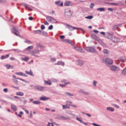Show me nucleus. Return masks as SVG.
Here are the masks:
<instances>
[{"label": "nucleus", "mask_w": 126, "mask_h": 126, "mask_svg": "<svg viewBox=\"0 0 126 126\" xmlns=\"http://www.w3.org/2000/svg\"><path fill=\"white\" fill-rule=\"evenodd\" d=\"M107 33L108 34L107 36H106V37L107 38V37H111V34L110 33Z\"/></svg>", "instance_id": "nucleus-46"}, {"label": "nucleus", "mask_w": 126, "mask_h": 126, "mask_svg": "<svg viewBox=\"0 0 126 126\" xmlns=\"http://www.w3.org/2000/svg\"><path fill=\"white\" fill-rule=\"evenodd\" d=\"M93 17L92 16H86L85 17V18L86 19H92Z\"/></svg>", "instance_id": "nucleus-36"}, {"label": "nucleus", "mask_w": 126, "mask_h": 126, "mask_svg": "<svg viewBox=\"0 0 126 126\" xmlns=\"http://www.w3.org/2000/svg\"><path fill=\"white\" fill-rule=\"evenodd\" d=\"M33 103L35 104H38L40 103V102L39 101L37 100L33 102Z\"/></svg>", "instance_id": "nucleus-32"}, {"label": "nucleus", "mask_w": 126, "mask_h": 126, "mask_svg": "<svg viewBox=\"0 0 126 126\" xmlns=\"http://www.w3.org/2000/svg\"><path fill=\"white\" fill-rule=\"evenodd\" d=\"M94 6V4L92 3H91L90 6V8H93Z\"/></svg>", "instance_id": "nucleus-56"}, {"label": "nucleus", "mask_w": 126, "mask_h": 126, "mask_svg": "<svg viewBox=\"0 0 126 126\" xmlns=\"http://www.w3.org/2000/svg\"><path fill=\"white\" fill-rule=\"evenodd\" d=\"M63 109L66 108L69 109V107H68L67 105H63Z\"/></svg>", "instance_id": "nucleus-40"}, {"label": "nucleus", "mask_w": 126, "mask_h": 126, "mask_svg": "<svg viewBox=\"0 0 126 126\" xmlns=\"http://www.w3.org/2000/svg\"><path fill=\"white\" fill-rule=\"evenodd\" d=\"M62 41L64 43H66L71 44V42L69 39H64L62 40Z\"/></svg>", "instance_id": "nucleus-19"}, {"label": "nucleus", "mask_w": 126, "mask_h": 126, "mask_svg": "<svg viewBox=\"0 0 126 126\" xmlns=\"http://www.w3.org/2000/svg\"><path fill=\"white\" fill-rule=\"evenodd\" d=\"M65 94L67 95L68 96H73V94H72L70 93H69L68 92H66L65 93Z\"/></svg>", "instance_id": "nucleus-38"}, {"label": "nucleus", "mask_w": 126, "mask_h": 126, "mask_svg": "<svg viewBox=\"0 0 126 126\" xmlns=\"http://www.w3.org/2000/svg\"><path fill=\"white\" fill-rule=\"evenodd\" d=\"M41 28L42 30L44 29L45 28V26L43 25H42L41 26Z\"/></svg>", "instance_id": "nucleus-50"}, {"label": "nucleus", "mask_w": 126, "mask_h": 126, "mask_svg": "<svg viewBox=\"0 0 126 126\" xmlns=\"http://www.w3.org/2000/svg\"><path fill=\"white\" fill-rule=\"evenodd\" d=\"M3 91L5 93H7L8 91V90L7 88H5L3 90Z\"/></svg>", "instance_id": "nucleus-53"}, {"label": "nucleus", "mask_w": 126, "mask_h": 126, "mask_svg": "<svg viewBox=\"0 0 126 126\" xmlns=\"http://www.w3.org/2000/svg\"><path fill=\"white\" fill-rule=\"evenodd\" d=\"M105 62L107 65H111L112 64L113 61L110 59L107 58L105 59Z\"/></svg>", "instance_id": "nucleus-6"}, {"label": "nucleus", "mask_w": 126, "mask_h": 126, "mask_svg": "<svg viewBox=\"0 0 126 126\" xmlns=\"http://www.w3.org/2000/svg\"><path fill=\"white\" fill-rule=\"evenodd\" d=\"M107 110L111 111H113L114 110V109L113 108L111 107H109L107 108Z\"/></svg>", "instance_id": "nucleus-24"}, {"label": "nucleus", "mask_w": 126, "mask_h": 126, "mask_svg": "<svg viewBox=\"0 0 126 126\" xmlns=\"http://www.w3.org/2000/svg\"><path fill=\"white\" fill-rule=\"evenodd\" d=\"M103 52L104 54H108V53L109 51L106 49H104L103 50Z\"/></svg>", "instance_id": "nucleus-39"}, {"label": "nucleus", "mask_w": 126, "mask_h": 126, "mask_svg": "<svg viewBox=\"0 0 126 126\" xmlns=\"http://www.w3.org/2000/svg\"><path fill=\"white\" fill-rule=\"evenodd\" d=\"M59 85L60 86L62 87H65L66 86V85L65 84H60Z\"/></svg>", "instance_id": "nucleus-52"}, {"label": "nucleus", "mask_w": 126, "mask_h": 126, "mask_svg": "<svg viewBox=\"0 0 126 126\" xmlns=\"http://www.w3.org/2000/svg\"><path fill=\"white\" fill-rule=\"evenodd\" d=\"M53 27L52 25H51L49 26L48 27V29L49 30H52L53 28Z\"/></svg>", "instance_id": "nucleus-49"}, {"label": "nucleus", "mask_w": 126, "mask_h": 126, "mask_svg": "<svg viewBox=\"0 0 126 126\" xmlns=\"http://www.w3.org/2000/svg\"><path fill=\"white\" fill-rule=\"evenodd\" d=\"M21 5L25 6L26 7H26L27 6V5L25 3H22L21 4Z\"/></svg>", "instance_id": "nucleus-58"}, {"label": "nucleus", "mask_w": 126, "mask_h": 126, "mask_svg": "<svg viewBox=\"0 0 126 126\" xmlns=\"http://www.w3.org/2000/svg\"><path fill=\"white\" fill-rule=\"evenodd\" d=\"M97 10L100 11H105V8H97Z\"/></svg>", "instance_id": "nucleus-28"}, {"label": "nucleus", "mask_w": 126, "mask_h": 126, "mask_svg": "<svg viewBox=\"0 0 126 126\" xmlns=\"http://www.w3.org/2000/svg\"><path fill=\"white\" fill-rule=\"evenodd\" d=\"M23 110L27 114H28L29 113V112L28 110L25 109L24 108H23Z\"/></svg>", "instance_id": "nucleus-47"}, {"label": "nucleus", "mask_w": 126, "mask_h": 126, "mask_svg": "<svg viewBox=\"0 0 126 126\" xmlns=\"http://www.w3.org/2000/svg\"><path fill=\"white\" fill-rule=\"evenodd\" d=\"M11 107L12 109L14 111H16V106L14 104L11 105Z\"/></svg>", "instance_id": "nucleus-25"}, {"label": "nucleus", "mask_w": 126, "mask_h": 126, "mask_svg": "<svg viewBox=\"0 0 126 126\" xmlns=\"http://www.w3.org/2000/svg\"><path fill=\"white\" fill-rule=\"evenodd\" d=\"M72 12L68 9H66L64 12V16L66 18L71 17L72 15Z\"/></svg>", "instance_id": "nucleus-1"}, {"label": "nucleus", "mask_w": 126, "mask_h": 126, "mask_svg": "<svg viewBox=\"0 0 126 126\" xmlns=\"http://www.w3.org/2000/svg\"><path fill=\"white\" fill-rule=\"evenodd\" d=\"M44 23L45 25H48L49 24L47 22V21H45Z\"/></svg>", "instance_id": "nucleus-60"}, {"label": "nucleus", "mask_w": 126, "mask_h": 126, "mask_svg": "<svg viewBox=\"0 0 126 126\" xmlns=\"http://www.w3.org/2000/svg\"><path fill=\"white\" fill-rule=\"evenodd\" d=\"M16 94L17 95L21 96H23L24 95L23 93L21 92H18L16 93Z\"/></svg>", "instance_id": "nucleus-31"}, {"label": "nucleus", "mask_w": 126, "mask_h": 126, "mask_svg": "<svg viewBox=\"0 0 126 126\" xmlns=\"http://www.w3.org/2000/svg\"><path fill=\"white\" fill-rule=\"evenodd\" d=\"M108 10L110 11L111 12H112L113 11V10L112 8H109L108 9Z\"/></svg>", "instance_id": "nucleus-54"}, {"label": "nucleus", "mask_w": 126, "mask_h": 126, "mask_svg": "<svg viewBox=\"0 0 126 126\" xmlns=\"http://www.w3.org/2000/svg\"><path fill=\"white\" fill-rule=\"evenodd\" d=\"M112 105L115 108H119V107L116 105L113 104Z\"/></svg>", "instance_id": "nucleus-55"}, {"label": "nucleus", "mask_w": 126, "mask_h": 126, "mask_svg": "<svg viewBox=\"0 0 126 126\" xmlns=\"http://www.w3.org/2000/svg\"><path fill=\"white\" fill-rule=\"evenodd\" d=\"M9 54L6 55V56H4L3 55L1 56V57L0 58L2 59H5L9 57Z\"/></svg>", "instance_id": "nucleus-21"}, {"label": "nucleus", "mask_w": 126, "mask_h": 126, "mask_svg": "<svg viewBox=\"0 0 126 126\" xmlns=\"http://www.w3.org/2000/svg\"><path fill=\"white\" fill-rule=\"evenodd\" d=\"M79 51L82 53L84 52L83 50L81 48H79Z\"/></svg>", "instance_id": "nucleus-45"}, {"label": "nucleus", "mask_w": 126, "mask_h": 126, "mask_svg": "<svg viewBox=\"0 0 126 126\" xmlns=\"http://www.w3.org/2000/svg\"><path fill=\"white\" fill-rule=\"evenodd\" d=\"M85 62L82 60H78L76 61V64L80 66H81L84 64Z\"/></svg>", "instance_id": "nucleus-4"}, {"label": "nucleus", "mask_w": 126, "mask_h": 126, "mask_svg": "<svg viewBox=\"0 0 126 126\" xmlns=\"http://www.w3.org/2000/svg\"><path fill=\"white\" fill-rule=\"evenodd\" d=\"M58 118L60 120H70L71 118L68 117H64L63 116H59L58 117Z\"/></svg>", "instance_id": "nucleus-10"}, {"label": "nucleus", "mask_w": 126, "mask_h": 126, "mask_svg": "<svg viewBox=\"0 0 126 126\" xmlns=\"http://www.w3.org/2000/svg\"><path fill=\"white\" fill-rule=\"evenodd\" d=\"M97 83V81H96L94 80L93 82V84L95 86H96V84Z\"/></svg>", "instance_id": "nucleus-51"}, {"label": "nucleus", "mask_w": 126, "mask_h": 126, "mask_svg": "<svg viewBox=\"0 0 126 126\" xmlns=\"http://www.w3.org/2000/svg\"><path fill=\"white\" fill-rule=\"evenodd\" d=\"M66 81V80H64L62 81V83H64L66 85V84H69L70 83V82H65Z\"/></svg>", "instance_id": "nucleus-42"}, {"label": "nucleus", "mask_w": 126, "mask_h": 126, "mask_svg": "<svg viewBox=\"0 0 126 126\" xmlns=\"http://www.w3.org/2000/svg\"><path fill=\"white\" fill-rule=\"evenodd\" d=\"M12 77H13V78H16V79H17L20 80L24 82H26V80H24V79H22L19 78H16V76L15 75H13V76H12Z\"/></svg>", "instance_id": "nucleus-26"}, {"label": "nucleus", "mask_w": 126, "mask_h": 126, "mask_svg": "<svg viewBox=\"0 0 126 126\" xmlns=\"http://www.w3.org/2000/svg\"><path fill=\"white\" fill-rule=\"evenodd\" d=\"M92 125H94V126H101L100 125H97V124L94 123H93L92 124Z\"/></svg>", "instance_id": "nucleus-64"}, {"label": "nucleus", "mask_w": 126, "mask_h": 126, "mask_svg": "<svg viewBox=\"0 0 126 126\" xmlns=\"http://www.w3.org/2000/svg\"><path fill=\"white\" fill-rule=\"evenodd\" d=\"M60 1H56L55 2V3L56 4L58 5V6H63V2H62L61 4H60Z\"/></svg>", "instance_id": "nucleus-16"}, {"label": "nucleus", "mask_w": 126, "mask_h": 126, "mask_svg": "<svg viewBox=\"0 0 126 126\" xmlns=\"http://www.w3.org/2000/svg\"><path fill=\"white\" fill-rule=\"evenodd\" d=\"M121 74L124 75H126V67L122 70L121 72Z\"/></svg>", "instance_id": "nucleus-23"}, {"label": "nucleus", "mask_w": 126, "mask_h": 126, "mask_svg": "<svg viewBox=\"0 0 126 126\" xmlns=\"http://www.w3.org/2000/svg\"><path fill=\"white\" fill-rule=\"evenodd\" d=\"M25 73L27 74L30 75L32 76H33V74L31 70H30V71L29 72H28L27 71H25Z\"/></svg>", "instance_id": "nucleus-17"}, {"label": "nucleus", "mask_w": 126, "mask_h": 126, "mask_svg": "<svg viewBox=\"0 0 126 126\" xmlns=\"http://www.w3.org/2000/svg\"><path fill=\"white\" fill-rule=\"evenodd\" d=\"M54 64L57 65H61L62 66H63L64 65V63L63 62H62L61 61H59L57 63H55Z\"/></svg>", "instance_id": "nucleus-15"}, {"label": "nucleus", "mask_w": 126, "mask_h": 126, "mask_svg": "<svg viewBox=\"0 0 126 126\" xmlns=\"http://www.w3.org/2000/svg\"><path fill=\"white\" fill-rule=\"evenodd\" d=\"M25 43H31V42L28 40H26L24 41Z\"/></svg>", "instance_id": "nucleus-57"}, {"label": "nucleus", "mask_w": 126, "mask_h": 126, "mask_svg": "<svg viewBox=\"0 0 126 126\" xmlns=\"http://www.w3.org/2000/svg\"><path fill=\"white\" fill-rule=\"evenodd\" d=\"M13 50L16 52H21V51L19 50L18 49H13Z\"/></svg>", "instance_id": "nucleus-44"}, {"label": "nucleus", "mask_w": 126, "mask_h": 126, "mask_svg": "<svg viewBox=\"0 0 126 126\" xmlns=\"http://www.w3.org/2000/svg\"><path fill=\"white\" fill-rule=\"evenodd\" d=\"M15 74L18 75L20 76H22L24 77H27V75H26L25 73H23L21 72H16Z\"/></svg>", "instance_id": "nucleus-11"}, {"label": "nucleus", "mask_w": 126, "mask_h": 126, "mask_svg": "<svg viewBox=\"0 0 126 126\" xmlns=\"http://www.w3.org/2000/svg\"><path fill=\"white\" fill-rule=\"evenodd\" d=\"M52 81L53 82H57V80L55 79H52Z\"/></svg>", "instance_id": "nucleus-62"}, {"label": "nucleus", "mask_w": 126, "mask_h": 126, "mask_svg": "<svg viewBox=\"0 0 126 126\" xmlns=\"http://www.w3.org/2000/svg\"><path fill=\"white\" fill-rule=\"evenodd\" d=\"M68 26L69 29L70 30H74V29H77V30L80 29L81 30H82V29H80V28H75L74 27H73V26H69V25H68Z\"/></svg>", "instance_id": "nucleus-13"}, {"label": "nucleus", "mask_w": 126, "mask_h": 126, "mask_svg": "<svg viewBox=\"0 0 126 126\" xmlns=\"http://www.w3.org/2000/svg\"><path fill=\"white\" fill-rule=\"evenodd\" d=\"M60 38L61 39H63L64 38V36L63 35H61L60 36Z\"/></svg>", "instance_id": "nucleus-59"}, {"label": "nucleus", "mask_w": 126, "mask_h": 126, "mask_svg": "<svg viewBox=\"0 0 126 126\" xmlns=\"http://www.w3.org/2000/svg\"><path fill=\"white\" fill-rule=\"evenodd\" d=\"M107 38L109 39H111L115 43L118 42L119 41V38H117L115 36H113L112 38H111V37H107Z\"/></svg>", "instance_id": "nucleus-7"}, {"label": "nucleus", "mask_w": 126, "mask_h": 126, "mask_svg": "<svg viewBox=\"0 0 126 126\" xmlns=\"http://www.w3.org/2000/svg\"><path fill=\"white\" fill-rule=\"evenodd\" d=\"M110 68L111 71L114 72L118 71L120 70L118 67L114 65L110 66Z\"/></svg>", "instance_id": "nucleus-5"}, {"label": "nucleus", "mask_w": 126, "mask_h": 126, "mask_svg": "<svg viewBox=\"0 0 126 126\" xmlns=\"http://www.w3.org/2000/svg\"><path fill=\"white\" fill-rule=\"evenodd\" d=\"M76 119L78 121H79L81 123L82 121V119L81 118L77 117L76 118Z\"/></svg>", "instance_id": "nucleus-34"}, {"label": "nucleus", "mask_w": 126, "mask_h": 126, "mask_svg": "<svg viewBox=\"0 0 126 126\" xmlns=\"http://www.w3.org/2000/svg\"><path fill=\"white\" fill-rule=\"evenodd\" d=\"M81 123L83 124L84 125H88V124L87 123H85L83 121H82V122H81Z\"/></svg>", "instance_id": "nucleus-63"}, {"label": "nucleus", "mask_w": 126, "mask_h": 126, "mask_svg": "<svg viewBox=\"0 0 126 126\" xmlns=\"http://www.w3.org/2000/svg\"><path fill=\"white\" fill-rule=\"evenodd\" d=\"M64 5L66 6H68L72 5L71 2L69 1H66L64 3Z\"/></svg>", "instance_id": "nucleus-12"}, {"label": "nucleus", "mask_w": 126, "mask_h": 126, "mask_svg": "<svg viewBox=\"0 0 126 126\" xmlns=\"http://www.w3.org/2000/svg\"><path fill=\"white\" fill-rule=\"evenodd\" d=\"M49 99V98L46 97L45 96H43L42 97H41L39 98L40 100L43 101L47 100Z\"/></svg>", "instance_id": "nucleus-14"}, {"label": "nucleus", "mask_w": 126, "mask_h": 126, "mask_svg": "<svg viewBox=\"0 0 126 126\" xmlns=\"http://www.w3.org/2000/svg\"><path fill=\"white\" fill-rule=\"evenodd\" d=\"M34 88L35 90H38L40 91H44L45 90V87L39 86H35L34 87Z\"/></svg>", "instance_id": "nucleus-8"}, {"label": "nucleus", "mask_w": 126, "mask_h": 126, "mask_svg": "<svg viewBox=\"0 0 126 126\" xmlns=\"http://www.w3.org/2000/svg\"><path fill=\"white\" fill-rule=\"evenodd\" d=\"M52 18L50 16H47L46 17V19L48 21L51 22Z\"/></svg>", "instance_id": "nucleus-29"}, {"label": "nucleus", "mask_w": 126, "mask_h": 126, "mask_svg": "<svg viewBox=\"0 0 126 126\" xmlns=\"http://www.w3.org/2000/svg\"><path fill=\"white\" fill-rule=\"evenodd\" d=\"M120 26V25H115L113 26L112 28V29L114 30H116L117 28H118Z\"/></svg>", "instance_id": "nucleus-22"}, {"label": "nucleus", "mask_w": 126, "mask_h": 126, "mask_svg": "<svg viewBox=\"0 0 126 126\" xmlns=\"http://www.w3.org/2000/svg\"><path fill=\"white\" fill-rule=\"evenodd\" d=\"M33 46H31L28 47L26 49V50L27 49H31L33 48Z\"/></svg>", "instance_id": "nucleus-41"}, {"label": "nucleus", "mask_w": 126, "mask_h": 126, "mask_svg": "<svg viewBox=\"0 0 126 126\" xmlns=\"http://www.w3.org/2000/svg\"><path fill=\"white\" fill-rule=\"evenodd\" d=\"M108 4H109L110 5H113L116 6H117L118 5V4L117 3H108Z\"/></svg>", "instance_id": "nucleus-37"}, {"label": "nucleus", "mask_w": 126, "mask_h": 126, "mask_svg": "<svg viewBox=\"0 0 126 126\" xmlns=\"http://www.w3.org/2000/svg\"><path fill=\"white\" fill-rule=\"evenodd\" d=\"M79 47H74V48L75 49V50H77L78 51H79Z\"/></svg>", "instance_id": "nucleus-48"}, {"label": "nucleus", "mask_w": 126, "mask_h": 126, "mask_svg": "<svg viewBox=\"0 0 126 126\" xmlns=\"http://www.w3.org/2000/svg\"><path fill=\"white\" fill-rule=\"evenodd\" d=\"M29 58L27 57H25L24 58H21V59L23 61H24L26 62L29 59Z\"/></svg>", "instance_id": "nucleus-30"}, {"label": "nucleus", "mask_w": 126, "mask_h": 126, "mask_svg": "<svg viewBox=\"0 0 126 126\" xmlns=\"http://www.w3.org/2000/svg\"><path fill=\"white\" fill-rule=\"evenodd\" d=\"M13 29L12 30V32L16 36H20L19 33V30L18 28L14 25L13 26Z\"/></svg>", "instance_id": "nucleus-2"}, {"label": "nucleus", "mask_w": 126, "mask_h": 126, "mask_svg": "<svg viewBox=\"0 0 126 126\" xmlns=\"http://www.w3.org/2000/svg\"><path fill=\"white\" fill-rule=\"evenodd\" d=\"M35 34H38L41 33L42 32V31L40 30L34 31L33 32Z\"/></svg>", "instance_id": "nucleus-20"}, {"label": "nucleus", "mask_w": 126, "mask_h": 126, "mask_svg": "<svg viewBox=\"0 0 126 126\" xmlns=\"http://www.w3.org/2000/svg\"><path fill=\"white\" fill-rule=\"evenodd\" d=\"M28 51L32 55L36 57H39V56L38 55H35V54L38 53L39 52L40 50H38L36 49L32 51L29 50Z\"/></svg>", "instance_id": "nucleus-3"}, {"label": "nucleus", "mask_w": 126, "mask_h": 126, "mask_svg": "<svg viewBox=\"0 0 126 126\" xmlns=\"http://www.w3.org/2000/svg\"><path fill=\"white\" fill-rule=\"evenodd\" d=\"M79 92L80 93L84 94V91L82 90H80L79 91Z\"/></svg>", "instance_id": "nucleus-61"}, {"label": "nucleus", "mask_w": 126, "mask_h": 126, "mask_svg": "<svg viewBox=\"0 0 126 126\" xmlns=\"http://www.w3.org/2000/svg\"><path fill=\"white\" fill-rule=\"evenodd\" d=\"M57 21L54 19L52 18L51 22L52 23H56Z\"/></svg>", "instance_id": "nucleus-43"}, {"label": "nucleus", "mask_w": 126, "mask_h": 126, "mask_svg": "<svg viewBox=\"0 0 126 126\" xmlns=\"http://www.w3.org/2000/svg\"><path fill=\"white\" fill-rule=\"evenodd\" d=\"M44 84L45 85L48 84L49 85L51 84V83L50 80H48L47 81L44 80Z\"/></svg>", "instance_id": "nucleus-18"}, {"label": "nucleus", "mask_w": 126, "mask_h": 126, "mask_svg": "<svg viewBox=\"0 0 126 126\" xmlns=\"http://www.w3.org/2000/svg\"><path fill=\"white\" fill-rule=\"evenodd\" d=\"M119 61L123 62L126 61V59L124 57H121L119 59Z\"/></svg>", "instance_id": "nucleus-27"}, {"label": "nucleus", "mask_w": 126, "mask_h": 126, "mask_svg": "<svg viewBox=\"0 0 126 126\" xmlns=\"http://www.w3.org/2000/svg\"><path fill=\"white\" fill-rule=\"evenodd\" d=\"M41 34L42 35L45 36H47V33L44 31H42V32H41Z\"/></svg>", "instance_id": "nucleus-33"}, {"label": "nucleus", "mask_w": 126, "mask_h": 126, "mask_svg": "<svg viewBox=\"0 0 126 126\" xmlns=\"http://www.w3.org/2000/svg\"><path fill=\"white\" fill-rule=\"evenodd\" d=\"M85 49L86 50L90 52H94L95 50L94 48L91 47H87L85 48Z\"/></svg>", "instance_id": "nucleus-9"}, {"label": "nucleus", "mask_w": 126, "mask_h": 126, "mask_svg": "<svg viewBox=\"0 0 126 126\" xmlns=\"http://www.w3.org/2000/svg\"><path fill=\"white\" fill-rule=\"evenodd\" d=\"M6 67L8 69H9L10 68H13V66H11L10 65L7 64L6 65H5Z\"/></svg>", "instance_id": "nucleus-35"}]
</instances>
